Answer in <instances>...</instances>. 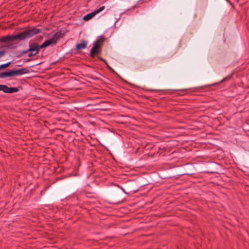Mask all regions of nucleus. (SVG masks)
<instances>
[{
	"instance_id": "0eeeda50",
	"label": "nucleus",
	"mask_w": 249,
	"mask_h": 249,
	"mask_svg": "<svg viewBox=\"0 0 249 249\" xmlns=\"http://www.w3.org/2000/svg\"><path fill=\"white\" fill-rule=\"evenodd\" d=\"M65 35V33H63L61 31L57 32L53 36V38L56 43L57 41L60 38H63Z\"/></svg>"
},
{
	"instance_id": "f03ea898",
	"label": "nucleus",
	"mask_w": 249,
	"mask_h": 249,
	"mask_svg": "<svg viewBox=\"0 0 249 249\" xmlns=\"http://www.w3.org/2000/svg\"><path fill=\"white\" fill-rule=\"evenodd\" d=\"M105 40V38L103 36H100L99 38L94 42L90 52V55L92 58H94L97 54L101 53L102 47Z\"/></svg>"
},
{
	"instance_id": "dca6fc26",
	"label": "nucleus",
	"mask_w": 249,
	"mask_h": 249,
	"mask_svg": "<svg viewBox=\"0 0 249 249\" xmlns=\"http://www.w3.org/2000/svg\"><path fill=\"white\" fill-rule=\"evenodd\" d=\"M36 54H35L33 52H30V53L28 54V56L29 57H32V56H35L36 55Z\"/></svg>"
},
{
	"instance_id": "6e6552de",
	"label": "nucleus",
	"mask_w": 249,
	"mask_h": 249,
	"mask_svg": "<svg viewBox=\"0 0 249 249\" xmlns=\"http://www.w3.org/2000/svg\"><path fill=\"white\" fill-rule=\"evenodd\" d=\"M13 76L12 70H10L7 71L0 72V78H3L5 77Z\"/></svg>"
},
{
	"instance_id": "9b49d317",
	"label": "nucleus",
	"mask_w": 249,
	"mask_h": 249,
	"mask_svg": "<svg viewBox=\"0 0 249 249\" xmlns=\"http://www.w3.org/2000/svg\"><path fill=\"white\" fill-rule=\"evenodd\" d=\"M8 87L5 85H0V91L2 90L4 93H7Z\"/></svg>"
},
{
	"instance_id": "39448f33",
	"label": "nucleus",
	"mask_w": 249,
	"mask_h": 249,
	"mask_svg": "<svg viewBox=\"0 0 249 249\" xmlns=\"http://www.w3.org/2000/svg\"><path fill=\"white\" fill-rule=\"evenodd\" d=\"M13 76L22 75L25 73H28L30 72L29 70L27 68H23L22 69L12 70Z\"/></svg>"
},
{
	"instance_id": "f257e3e1",
	"label": "nucleus",
	"mask_w": 249,
	"mask_h": 249,
	"mask_svg": "<svg viewBox=\"0 0 249 249\" xmlns=\"http://www.w3.org/2000/svg\"><path fill=\"white\" fill-rule=\"evenodd\" d=\"M41 32V29L35 26L27 27L22 32L18 33L16 35H7L1 37L0 41L1 43H7L16 40L22 41L31 38L40 33Z\"/></svg>"
},
{
	"instance_id": "f8f14e48",
	"label": "nucleus",
	"mask_w": 249,
	"mask_h": 249,
	"mask_svg": "<svg viewBox=\"0 0 249 249\" xmlns=\"http://www.w3.org/2000/svg\"><path fill=\"white\" fill-rule=\"evenodd\" d=\"M10 64H11V62H8V63L0 65V70L8 67V66H9Z\"/></svg>"
},
{
	"instance_id": "f3484780",
	"label": "nucleus",
	"mask_w": 249,
	"mask_h": 249,
	"mask_svg": "<svg viewBox=\"0 0 249 249\" xmlns=\"http://www.w3.org/2000/svg\"><path fill=\"white\" fill-rule=\"evenodd\" d=\"M31 60V59L28 58V59H25L24 62H30Z\"/></svg>"
},
{
	"instance_id": "2eb2a0df",
	"label": "nucleus",
	"mask_w": 249,
	"mask_h": 249,
	"mask_svg": "<svg viewBox=\"0 0 249 249\" xmlns=\"http://www.w3.org/2000/svg\"><path fill=\"white\" fill-rule=\"evenodd\" d=\"M28 52H29V51H28V50H25V51H23L21 52V53H20V55H18V57H20V56H21L22 54H25V53H27Z\"/></svg>"
},
{
	"instance_id": "9d476101",
	"label": "nucleus",
	"mask_w": 249,
	"mask_h": 249,
	"mask_svg": "<svg viewBox=\"0 0 249 249\" xmlns=\"http://www.w3.org/2000/svg\"><path fill=\"white\" fill-rule=\"evenodd\" d=\"M18 91V89L16 87H10L8 88L7 93H12L17 92Z\"/></svg>"
},
{
	"instance_id": "423d86ee",
	"label": "nucleus",
	"mask_w": 249,
	"mask_h": 249,
	"mask_svg": "<svg viewBox=\"0 0 249 249\" xmlns=\"http://www.w3.org/2000/svg\"><path fill=\"white\" fill-rule=\"evenodd\" d=\"M56 43L53 38V37L49 39L45 40L41 45V47L42 48H45L51 45H55Z\"/></svg>"
},
{
	"instance_id": "20e7f679",
	"label": "nucleus",
	"mask_w": 249,
	"mask_h": 249,
	"mask_svg": "<svg viewBox=\"0 0 249 249\" xmlns=\"http://www.w3.org/2000/svg\"><path fill=\"white\" fill-rule=\"evenodd\" d=\"M105 8V7L104 6H101L99 9L83 17V19L85 21L89 20L92 18H93L96 14H98L99 13L104 10Z\"/></svg>"
},
{
	"instance_id": "1a4fd4ad",
	"label": "nucleus",
	"mask_w": 249,
	"mask_h": 249,
	"mask_svg": "<svg viewBox=\"0 0 249 249\" xmlns=\"http://www.w3.org/2000/svg\"><path fill=\"white\" fill-rule=\"evenodd\" d=\"M87 42L86 41H82L80 43L76 44V49L77 50L85 49L87 47Z\"/></svg>"
},
{
	"instance_id": "7ed1b4c3",
	"label": "nucleus",
	"mask_w": 249,
	"mask_h": 249,
	"mask_svg": "<svg viewBox=\"0 0 249 249\" xmlns=\"http://www.w3.org/2000/svg\"><path fill=\"white\" fill-rule=\"evenodd\" d=\"M41 49H42L41 47V45H39L37 42H34L29 45L28 51L29 52H33L36 54L39 53Z\"/></svg>"
},
{
	"instance_id": "4468645a",
	"label": "nucleus",
	"mask_w": 249,
	"mask_h": 249,
	"mask_svg": "<svg viewBox=\"0 0 249 249\" xmlns=\"http://www.w3.org/2000/svg\"><path fill=\"white\" fill-rule=\"evenodd\" d=\"M5 53L6 51L5 50L0 51V58L3 56Z\"/></svg>"
},
{
	"instance_id": "ddd939ff",
	"label": "nucleus",
	"mask_w": 249,
	"mask_h": 249,
	"mask_svg": "<svg viewBox=\"0 0 249 249\" xmlns=\"http://www.w3.org/2000/svg\"><path fill=\"white\" fill-rule=\"evenodd\" d=\"M99 58L102 60V61H103L106 64H107V68L110 69V70H111L112 71H113L112 69H111V68L107 64V62L106 61V60L102 58H100V57H99Z\"/></svg>"
}]
</instances>
